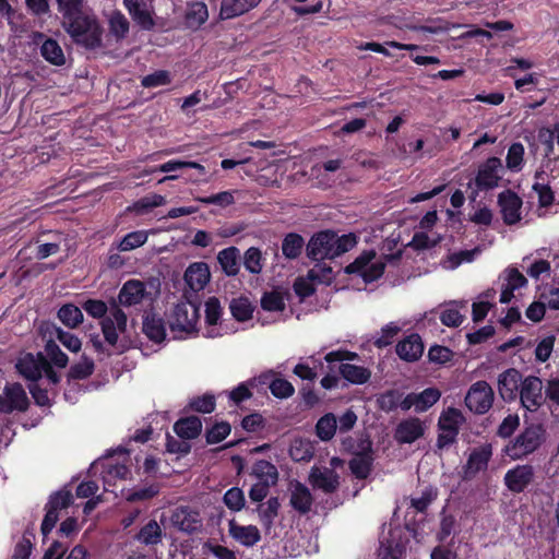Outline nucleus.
I'll list each match as a JSON object with an SVG mask.
<instances>
[{"mask_svg":"<svg viewBox=\"0 0 559 559\" xmlns=\"http://www.w3.org/2000/svg\"><path fill=\"white\" fill-rule=\"evenodd\" d=\"M61 24L74 44L88 50H95L103 46L104 28L92 11L69 22H61Z\"/></svg>","mask_w":559,"mask_h":559,"instance_id":"1","label":"nucleus"},{"mask_svg":"<svg viewBox=\"0 0 559 559\" xmlns=\"http://www.w3.org/2000/svg\"><path fill=\"white\" fill-rule=\"evenodd\" d=\"M357 243L354 234L337 236L325 230L311 237L307 245V255L316 261L334 259L353 249Z\"/></svg>","mask_w":559,"mask_h":559,"instance_id":"2","label":"nucleus"},{"mask_svg":"<svg viewBox=\"0 0 559 559\" xmlns=\"http://www.w3.org/2000/svg\"><path fill=\"white\" fill-rule=\"evenodd\" d=\"M544 441L545 428L539 424H533L511 441L504 452L512 460H520L535 452Z\"/></svg>","mask_w":559,"mask_h":559,"instance_id":"3","label":"nucleus"},{"mask_svg":"<svg viewBox=\"0 0 559 559\" xmlns=\"http://www.w3.org/2000/svg\"><path fill=\"white\" fill-rule=\"evenodd\" d=\"M199 318V307L194 302L180 301L168 318L170 331L175 337L190 335L197 331Z\"/></svg>","mask_w":559,"mask_h":559,"instance_id":"4","label":"nucleus"},{"mask_svg":"<svg viewBox=\"0 0 559 559\" xmlns=\"http://www.w3.org/2000/svg\"><path fill=\"white\" fill-rule=\"evenodd\" d=\"M356 358H358L356 353L340 349L328 353L324 360L329 364L340 361V373L345 380L353 384H364L370 379L371 372L362 366L348 362Z\"/></svg>","mask_w":559,"mask_h":559,"instance_id":"5","label":"nucleus"},{"mask_svg":"<svg viewBox=\"0 0 559 559\" xmlns=\"http://www.w3.org/2000/svg\"><path fill=\"white\" fill-rule=\"evenodd\" d=\"M521 406L530 412L536 413L546 402L545 386L539 377H525L518 394Z\"/></svg>","mask_w":559,"mask_h":559,"instance_id":"6","label":"nucleus"},{"mask_svg":"<svg viewBox=\"0 0 559 559\" xmlns=\"http://www.w3.org/2000/svg\"><path fill=\"white\" fill-rule=\"evenodd\" d=\"M373 251L364 252L353 263L345 267L348 274H359L366 283L378 280L384 272L385 264L381 260H376Z\"/></svg>","mask_w":559,"mask_h":559,"instance_id":"7","label":"nucleus"},{"mask_svg":"<svg viewBox=\"0 0 559 559\" xmlns=\"http://www.w3.org/2000/svg\"><path fill=\"white\" fill-rule=\"evenodd\" d=\"M127 314L119 307L116 300L109 305V312L102 320V331L105 340L115 345L118 342L119 335L123 334L127 330Z\"/></svg>","mask_w":559,"mask_h":559,"instance_id":"8","label":"nucleus"},{"mask_svg":"<svg viewBox=\"0 0 559 559\" xmlns=\"http://www.w3.org/2000/svg\"><path fill=\"white\" fill-rule=\"evenodd\" d=\"M493 396V390L486 381H477L467 391L465 404L472 412L485 414L492 406Z\"/></svg>","mask_w":559,"mask_h":559,"instance_id":"9","label":"nucleus"},{"mask_svg":"<svg viewBox=\"0 0 559 559\" xmlns=\"http://www.w3.org/2000/svg\"><path fill=\"white\" fill-rule=\"evenodd\" d=\"M132 21L143 31H152L156 26L155 12L145 0H122Z\"/></svg>","mask_w":559,"mask_h":559,"instance_id":"10","label":"nucleus"},{"mask_svg":"<svg viewBox=\"0 0 559 559\" xmlns=\"http://www.w3.org/2000/svg\"><path fill=\"white\" fill-rule=\"evenodd\" d=\"M28 406V399L25 390L19 383L8 384L0 394V412L12 413L24 412Z\"/></svg>","mask_w":559,"mask_h":559,"instance_id":"11","label":"nucleus"},{"mask_svg":"<svg viewBox=\"0 0 559 559\" xmlns=\"http://www.w3.org/2000/svg\"><path fill=\"white\" fill-rule=\"evenodd\" d=\"M502 163L498 157H489L483 163L476 176V185L480 189H492L501 179Z\"/></svg>","mask_w":559,"mask_h":559,"instance_id":"12","label":"nucleus"},{"mask_svg":"<svg viewBox=\"0 0 559 559\" xmlns=\"http://www.w3.org/2000/svg\"><path fill=\"white\" fill-rule=\"evenodd\" d=\"M498 204L507 225H513L521 219L522 200L515 192L506 190L499 193Z\"/></svg>","mask_w":559,"mask_h":559,"instance_id":"13","label":"nucleus"},{"mask_svg":"<svg viewBox=\"0 0 559 559\" xmlns=\"http://www.w3.org/2000/svg\"><path fill=\"white\" fill-rule=\"evenodd\" d=\"M47 367V358L43 354H25L16 362L17 371L26 379L36 381L43 376V370Z\"/></svg>","mask_w":559,"mask_h":559,"instance_id":"14","label":"nucleus"},{"mask_svg":"<svg viewBox=\"0 0 559 559\" xmlns=\"http://www.w3.org/2000/svg\"><path fill=\"white\" fill-rule=\"evenodd\" d=\"M502 280L500 302L508 304L513 298L514 290L527 285L526 277L514 266L507 267L500 275Z\"/></svg>","mask_w":559,"mask_h":559,"instance_id":"15","label":"nucleus"},{"mask_svg":"<svg viewBox=\"0 0 559 559\" xmlns=\"http://www.w3.org/2000/svg\"><path fill=\"white\" fill-rule=\"evenodd\" d=\"M534 468L532 465H516L504 475V485L512 492H522L533 480Z\"/></svg>","mask_w":559,"mask_h":559,"instance_id":"16","label":"nucleus"},{"mask_svg":"<svg viewBox=\"0 0 559 559\" xmlns=\"http://www.w3.org/2000/svg\"><path fill=\"white\" fill-rule=\"evenodd\" d=\"M522 378L521 373L513 368L503 371L498 377V392L503 401L511 402L518 397Z\"/></svg>","mask_w":559,"mask_h":559,"instance_id":"17","label":"nucleus"},{"mask_svg":"<svg viewBox=\"0 0 559 559\" xmlns=\"http://www.w3.org/2000/svg\"><path fill=\"white\" fill-rule=\"evenodd\" d=\"M147 295L148 293L143 282L129 280L122 285L118 294L117 304L126 307L135 306L141 304Z\"/></svg>","mask_w":559,"mask_h":559,"instance_id":"18","label":"nucleus"},{"mask_svg":"<svg viewBox=\"0 0 559 559\" xmlns=\"http://www.w3.org/2000/svg\"><path fill=\"white\" fill-rule=\"evenodd\" d=\"M211 278L210 267L204 262H194L185 272V281L192 292L204 289Z\"/></svg>","mask_w":559,"mask_h":559,"instance_id":"19","label":"nucleus"},{"mask_svg":"<svg viewBox=\"0 0 559 559\" xmlns=\"http://www.w3.org/2000/svg\"><path fill=\"white\" fill-rule=\"evenodd\" d=\"M173 524L182 532L193 533L202 527V521L198 511L188 507L178 508L173 516Z\"/></svg>","mask_w":559,"mask_h":559,"instance_id":"20","label":"nucleus"},{"mask_svg":"<svg viewBox=\"0 0 559 559\" xmlns=\"http://www.w3.org/2000/svg\"><path fill=\"white\" fill-rule=\"evenodd\" d=\"M424 353V344L418 334H412L399 342L396 345V354L405 361H416Z\"/></svg>","mask_w":559,"mask_h":559,"instance_id":"21","label":"nucleus"},{"mask_svg":"<svg viewBox=\"0 0 559 559\" xmlns=\"http://www.w3.org/2000/svg\"><path fill=\"white\" fill-rule=\"evenodd\" d=\"M310 483L313 487L323 490L324 492H333L338 487V476L330 468L312 467Z\"/></svg>","mask_w":559,"mask_h":559,"instance_id":"22","label":"nucleus"},{"mask_svg":"<svg viewBox=\"0 0 559 559\" xmlns=\"http://www.w3.org/2000/svg\"><path fill=\"white\" fill-rule=\"evenodd\" d=\"M261 0H222L219 16L229 20L247 13L255 8Z\"/></svg>","mask_w":559,"mask_h":559,"instance_id":"23","label":"nucleus"},{"mask_svg":"<svg viewBox=\"0 0 559 559\" xmlns=\"http://www.w3.org/2000/svg\"><path fill=\"white\" fill-rule=\"evenodd\" d=\"M424 433L423 424L418 418L402 421L395 432V439L401 443H412Z\"/></svg>","mask_w":559,"mask_h":559,"instance_id":"24","label":"nucleus"},{"mask_svg":"<svg viewBox=\"0 0 559 559\" xmlns=\"http://www.w3.org/2000/svg\"><path fill=\"white\" fill-rule=\"evenodd\" d=\"M229 534L233 538L247 547L255 545L261 539V535L257 526L238 525L235 521L229 522Z\"/></svg>","mask_w":559,"mask_h":559,"instance_id":"25","label":"nucleus"},{"mask_svg":"<svg viewBox=\"0 0 559 559\" xmlns=\"http://www.w3.org/2000/svg\"><path fill=\"white\" fill-rule=\"evenodd\" d=\"M290 504L300 513H307L312 506V496L310 490L300 483L290 486Z\"/></svg>","mask_w":559,"mask_h":559,"instance_id":"26","label":"nucleus"},{"mask_svg":"<svg viewBox=\"0 0 559 559\" xmlns=\"http://www.w3.org/2000/svg\"><path fill=\"white\" fill-rule=\"evenodd\" d=\"M107 22L109 33L117 41L124 39L130 32V22L119 10L111 11L108 14Z\"/></svg>","mask_w":559,"mask_h":559,"instance_id":"27","label":"nucleus"},{"mask_svg":"<svg viewBox=\"0 0 559 559\" xmlns=\"http://www.w3.org/2000/svg\"><path fill=\"white\" fill-rule=\"evenodd\" d=\"M223 312V307L216 297H210L205 302V322L207 324L205 336L216 337L219 333L215 325L218 323Z\"/></svg>","mask_w":559,"mask_h":559,"instance_id":"28","label":"nucleus"},{"mask_svg":"<svg viewBox=\"0 0 559 559\" xmlns=\"http://www.w3.org/2000/svg\"><path fill=\"white\" fill-rule=\"evenodd\" d=\"M240 252L236 247L223 249L217 254V261L227 276H235L239 272Z\"/></svg>","mask_w":559,"mask_h":559,"instance_id":"29","label":"nucleus"},{"mask_svg":"<svg viewBox=\"0 0 559 559\" xmlns=\"http://www.w3.org/2000/svg\"><path fill=\"white\" fill-rule=\"evenodd\" d=\"M174 430L181 439H194L201 433L202 421L197 416L182 418L175 424Z\"/></svg>","mask_w":559,"mask_h":559,"instance_id":"30","label":"nucleus"},{"mask_svg":"<svg viewBox=\"0 0 559 559\" xmlns=\"http://www.w3.org/2000/svg\"><path fill=\"white\" fill-rule=\"evenodd\" d=\"M491 456V450L489 447H483L474 450L467 460L465 474L472 476L487 467L488 461Z\"/></svg>","mask_w":559,"mask_h":559,"instance_id":"31","label":"nucleus"},{"mask_svg":"<svg viewBox=\"0 0 559 559\" xmlns=\"http://www.w3.org/2000/svg\"><path fill=\"white\" fill-rule=\"evenodd\" d=\"M41 57L53 66H63L66 63L64 52L59 43L52 38H47L40 47Z\"/></svg>","mask_w":559,"mask_h":559,"instance_id":"32","label":"nucleus"},{"mask_svg":"<svg viewBox=\"0 0 559 559\" xmlns=\"http://www.w3.org/2000/svg\"><path fill=\"white\" fill-rule=\"evenodd\" d=\"M343 159H329L322 164H317L311 167L310 176L318 180L321 186H329L330 178L328 173H334L342 168Z\"/></svg>","mask_w":559,"mask_h":559,"instance_id":"33","label":"nucleus"},{"mask_svg":"<svg viewBox=\"0 0 559 559\" xmlns=\"http://www.w3.org/2000/svg\"><path fill=\"white\" fill-rule=\"evenodd\" d=\"M143 332L150 340L156 343L164 341L166 336L164 322L155 314H147L144 318Z\"/></svg>","mask_w":559,"mask_h":559,"instance_id":"34","label":"nucleus"},{"mask_svg":"<svg viewBox=\"0 0 559 559\" xmlns=\"http://www.w3.org/2000/svg\"><path fill=\"white\" fill-rule=\"evenodd\" d=\"M313 453V443L304 438L294 439L289 448L290 457L296 462L310 461Z\"/></svg>","mask_w":559,"mask_h":559,"instance_id":"35","label":"nucleus"},{"mask_svg":"<svg viewBox=\"0 0 559 559\" xmlns=\"http://www.w3.org/2000/svg\"><path fill=\"white\" fill-rule=\"evenodd\" d=\"M57 4L62 22H69L87 12L84 10V0H57Z\"/></svg>","mask_w":559,"mask_h":559,"instance_id":"36","label":"nucleus"},{"mask_svg":"<svg viewBox=\"0 0 559 559\" xmlns=\"http://www.w3.org/2000/svg\"><path fill=\"white\" fill-rule=\"evenodd\" d=\"M336 429L337 418L332 413L322 416L316 425L317 436L322 441H330L334 437Z\"/></svg>","mask_w":559,"mask_h":559,"instance_id":"37","label":"nucleus"},{"mask_svg":"<svg viewBox=\"0 0 559 559\" xmlns=\"http://www.w3.org/2000/svg\"><path fill=\"white\" fill-rule=\"evenodd\" d=\"M162 528L155 520H151L144 525L136 534L135 538L138 542L144 545H156L162 540Z\"/></svg>","mask_w":559,"mask_h":559,"instance_id":"38","label":"nucleus"},{"mask_svg":"<svg viewBox=\"0 0 559 559\" xmlns=\"http://www.w3.org/2000/svg\"><path fill=\"white\" fill-rule=\"evenodd\" d=\"M496 296L495 289H488L478 296V300L473 304L472 317L475 322L481 321L492 307L491 300Z\"/></svg>","mask_w":559,"mask_h":559,"instance_id":"39","label":"nucleus"},{"mask_svg":"<svg viewBox=\"0 0 559 559\" xmlns=\"http://www.w3.org/2000/svg\"><path fill=\"white\" fill-rule=\"evenodd\" d=\"M464 421L462 413L453 407L444 411L438 421L440 430H451L459 433L460 426Z\"/></svg>","mask_w":559,"mask_h":559,"instance_id":"40","label":"nucleus"},{"mask_svg":"<svg viewBox=\"0 0 559 559\" xmlns=\"http://www.w3.org/2000/svg\"><path fill=\"white\" fill-rule=\"evenodd\" d=\"M280 501L277 498H270L264 504H261L258 509L259 518L265 528H271L275 518L278 514Z\"/></svg>","mask_w":559,"mask_h":559,"instance_id":"41","label":"nucleus"},{"mask_svg":"<svg viewBox=\"0 0 559 559\" xmlns=\"http://www.w3.org/2000/svg\"><path fill=\"white\" fill-rule=\"evenodd\" d=\"M372 456L369 453L356 454L349 462L352 473L358 478H366L370 472Z\"/></svg>","mask_w":559,"mask_h":559,"instance_id":"42","label":"nucleus"},{"mask_svg":"<svg viewBox=\"0 0 559 559\" xmlns=\"http://www.w3.org/2000/svg\"><path fill=\"white\" fill-rule=\"evenodd\" d=\"M148 238L146 230H136L127 234L118 245L120 251H131L143 246Z\"/></svg>","mask_w":559,"mask_h":559,"instance_id":"43","label":"nucleus"},{"mask_svg":"<svg viewBox=\"0 0 559 559\" xmlns=\"http://www.w3.org/2000/svg\"><path fill=\"white\" fill-rule=\"evenodd\" d=\"M302 247V237L298 234L292 233L284 238L282 243V251L287 259H296L300 254Z\"/></svg>","mask_w":559,"mask_h":559,"instance_id":"44","label":"nucleus"},{"mask_svg":"<svg viewBox=\"0 0 559 559\" xmlns=\"http://www.w3.org/2000/svg\"><path fill=\"white\" fill-rule=\"evenodd\" d=\"M524 146L522 143H513L508 150L506 163L507 168L511 171H520L523 166Z\"/></svg>","mask_w":559,"mask_h":559,"instance_id":"45","label":"nucleus"},{"mask_svg":"<svg viewBox=\"0 0 559 559\" xmlns=\"http://www.w3.org/2000/svg\"><path fill=\"white\" fill-rule=\"evenodd\" d=\"M58 318L69 328H75L83 321L81 309L73 305H66L58 311Z\"/></svg>","mask_w":559,"mask_h":559,"instance_id":"46","label":"nucleus"},{"mask_svg":"<svg viewBox=\"0 0 559 559\" xmlns=\"http://www.w3.org/2000/svg\"><path fill=\"white\" fill-rule=\"evenodd\" d=\"M243 265L251 274H259L263 269V257L260 249L250 247L243 255Z\"/></svg>","mask_w":559,"mask_h":559,"instance_id":"47","label":"nucleus"},{"mask_svg":"<svg viewBox=\"0 0 559 559\" xmlns=\"http://www.w3.org/2000/svg\"><path fill=\"white\" fill-rule=\"evenodd\" d=\"M441 396V392L436 388L425 389L420 393H416L417 413H423L435 405Z\"/></svg>","mask_w":559,"mask_h":559,"instance_id":"48","label":"nucleus"},{"mask_svg":"<svg viewBox=\"0 0 559 559\" xmlns=\"http://www.w3.org/2000/svg\"><path fill=\"white\" fill-rule=\"evenodd\" d=\"M230 312L238 321H247L251 318L253 308L247 298L233 299L230 305Z\"/></svg>","mask_w":559,"mask_h":559,"instance_id":"49","label":"nucleus"},{"mask_svg":"<svg viewBox=\"0 0 559 559\" xmlns=\"http://www.w3.org/2000/svg\"><path fill=\"white\" fill-rule=\"evenodd\" d=\"M254 474L260 481L274 485L277 481L278 473L276 467L267 461H259L253 467Z\"/></svg>","mask_w":559,"mask_h":559,"instance_id":"50","label":"nucleus"},{"mask_svg":"<svg viewBox=\"0 0 559 559\" xmlns=\"http://www.w3.org/2000/svg\"><path fill=\"white\" fill-rule=\"evenodd\" d=\"M225 506L233 512H238L243 509L246 499L243 491L238 487L228 489L224 495Z\"/></svg>","mask_w":559,"mask_h":559,"instance_id":"51","label":"nucleus"},{"mask_svg":"<svg viewBox=\"0 0 559 559\" xmlns=\"http://www.w3.org/2000/svg\"><path fill=\"white\" fill-rule=\"evenodd\" d=\"M94 371V361L93 359L86 357L85 355L81 357L80 361L72 365L69 370V377L72 379H86Z\"/></svg>","mask_w":559,"mask_h":559,"instance_id":"52","label":"nucleus"},{"mask_svg":"<svg viewBox=\"0 0 559 559\" xmlns=\"http://www.w3.org/2000/svg\"><path fill=\"white\" fill-rule=\"evenodd\" d=\"M479 248L455 252L448 257V260L445 261V267L454 270L464 262H473L475 258L479 254Z\"/></svg>","mask_w":559,"mask_h":559,"instance_id":"53","label":"nucleus"},{"mask_svg":"<svg viewBox=\"0 0 559 559\" xmlns=\"http://www.w3.org/2000/svg\"><path fill=\"white\" fill-rule=\"evenodd\" d=\"M543 174H544L543 171L535 174L536 181L533 185V190L538 195V202H539L540 206H548L554 201V194H552V191H551V189H550V187L548 185L539 181V179L542 178Z\"/></svg>","mask_w":559,"mask_h":559,"instance_id":"54","label":"nucleus"},{"mask_svg":"<svg viewBox=\"0 0 559 559\" xmlns=\"http://www.w3.org/2000/svg\"><path fill=\"white\" fill-rule=\"evenodd\" d=\"M261 306L266 311H282L285 308L284 297L275 290L265 293L261 298Z\"/></svg>","mask_w":559,"mask_h":559,"instance_id":"55","label":"nucleus"},{"mask_svg":"<svg viewBox=\"0 0 559 559\" xmlns=\"http://www.w3.org/2000/svg\"><path fill=\"white\" fill-rule=\"evenodd\" d=\"M45 352L50 362H52L56 367H67L69 362L68 356L59 348V346L55 342H47L45 346Z\"/></svg>","mask_w":559,"mask_h":559,"instance_id":"56","label":"nucleus"},{"mask_svg":"<svg viewBox=\"0 0 559 559\" xmlns=\"http://www.w3.org/2000/svg\"><path fill=\"white\" fill-rule=\"evenodd\" d=\"M207 17L209 12L204 3L195 2L190 5L189 11L187 13V19L191 25L200 26L207 20Z\"/></svg>","mask_w":559,"mask_h":559,"instance_id":"57","label":"nucleus"},{"mask_svg":"<svg viewBox=\"0 0 559 559\" xmlns=\"http://www.w3.org/2000/svg\"><path fill=\"white\" fill-rule=\"evenodd\" d=\"M166 203V199L160 194H151L142 198L138 202L134 203V211L139 214L146 213L151 209L164 205Z\"/></svg>","mask_w":559,"mask_h":559,"instance_id":"58","label":"nucleus"},{"mask_svg":"<svg viewBox=\"0 0 559 559\" xmlns=\"http://www.w3.org/2000/svg\"><path fill=\"white\" fill-rule=\"evenodd\" d=\"M380 549L384 559H399L405 551V545L402 542L386 539L381 542Z\"/></svg>","mask_w":559,"mask_h":559,"instance_id":"59","label":"nucleus"},{"mask_svg":"<svg viewBox=\"0 0 559 559\" xmlns=\"http://www.w3.org/2000/svg\"><path fill=\"white\" fill-rule=\"evenodd\" d=\"M170 81H171L170 74L168 71L158 70L152 74L145 75L142 79L141 84H142V86H144L146 88H153V87L167 85L170 83Z\"/></svg>","mask_w":559,"mask_h":559,"instance_id":"60","label":"nucleus"},{"mask_svg":"<svg viewBox=\"0 0 559 559\" xmlns=\"http://www.w3.org/2000/svg\"><path fill=\"white\" fill-rule=\"evenodd\" d=\"M235 191H223L211 197L195 198L197 201L204 204H216L226 207L235 203Z\"/></svg>","mask_w":559,"mask_h":559,"instance_id":"61","label":"nucleus"},{"mask_svg":"<svg viewBox=\"0 0 559 559\" xmlns=\"http://www.w3.org/2000/svg\"><path fill=\"white\" fill-rule=\"evenodd\" d=\"M400 331L401 326L395 322L388 323L381 329L380 336L376 338L374 345L379 348L390 345Z\"/></svg>","mask_w":559,"mask_h":559,"instance_id":"62","label":"nucleus"},{"mask_svg":"<svg viewBox=\"0 0 559 559\" xmlns=\"http://www.w3.org/2000/svg\"><path fill=\"white\" fill-rule=\"evenodd\" d=\"M270 390L271 393L278 399H287L295 392L293 384L289 381L281 378L274 379L270 383Z\"/></svg>","mask_w":559,"mask_h":559,"instance_id":"63","label":"nucleus"},{"mask_svg":"<svg viewBox=\"0 0 559 559\" xmlns=\"http://www.w3.org/2000/svg\"><path fill=\"white\" fill-rule=\"evenodd\" d=\"M190 407L200 413H211L215 408V399L211 394L194 397L189 403Z\"/></svg>","mask_w":559,"mask_h":559,"instance_id":"64","label":"nucleus"}]
</instances>
